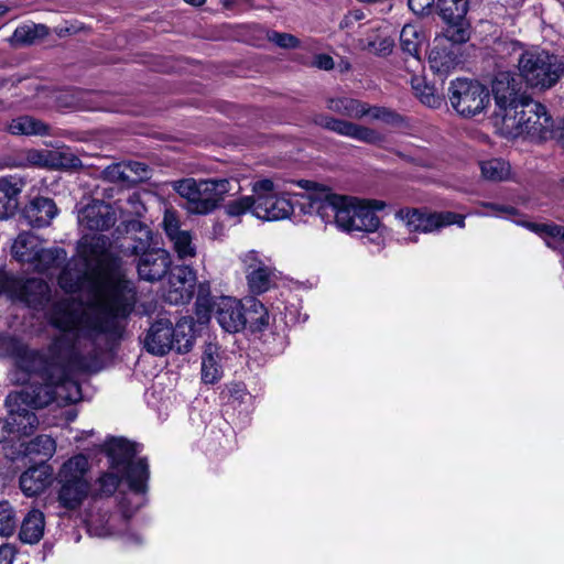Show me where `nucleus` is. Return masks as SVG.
<instances>
[{"mask_svg":"<svg viewBox=\"0 0 564 564\" xmlns=\"http://www.w3.org/2000/svg\"><path fill=\"white\" fill-rule=\"evenodd\" d=\"M267 39L274 45L286 50L296 48L301 43L300 40L293 34L276 31H269L267 33Z\"/></svg>","mask_w":564,"mask_h":564,"instance_id":"obj_46","label":"nucleus"},{"mask_svg":"<svg viewBox=\"0 0 564 564\" xmlns=\"http://www.w3.org/2000/svg\"><path fill=\"white\" fill-rule=\"evenodd\" d=\"M52 479V468L45 462L30 467L20 476V488L28 497L41 494Z\"/></svg>","mask_w":564,"mask_h":564,"instance_id":"obj_22","label":"nucleus"},{"mask_svg":"<svg viewBox=\"0 0 564 564\" xmlns=\"http://www.w3.org/2000/svg\"><path fill=\"white\" fill-rule=\"evenodd\" d=\"M235 180L228 178H185L175 184L176 192L186 200L185 208L191 214L207 215L214 212L234 189Z\"/></svg>","mask_w":564,"mask_h":564,"instance_id":"obj_7","label":"nucleus"},{"mask_svg":"<svg viewBox=\"0 0 564 564\" xmlns=\"http://www.w3.org/2000/svg\"><path fill=\"white\" fill-rule=\"evenodd\" d=\"M397 217L412 232H432L453 224L458 225L460 228L465 226V217L452 212L427 214L419 209H401L397 213Z\"/></svg>","mask_w":564,"mask_h":564,"instance_id":"obj_13","label":"nucleus"},{"mask_svg":"<svg viewBox=\"0 0 564 564\" xmlns=\"http://www.w3.org/2000/svg\"><path fill=\"white\" fill-rule=\"evenodd\" d=\"M560 73H495L490 79V93L495 101L496 123L531 99L555 86Z\"/></svg>","mask_w":564,"mask_h":564,"instance_id":"obj_4","label":"nucleus"},{"mask_svg":"<svg viewBox=\"0 0 564 564\" xmlns=\"http://www.w3.org/2000/svg\"><path fill=\"white\" fill-rule=\"evenodd\" d=\"M48 34V29L44 24L25 23L19 25L10 37V43L18 46H26L36 43Z\"/></svg>","mask_w":564,"mask_h":564,"instance_id":"obj_32","label":"nucleus"},{"mask_svg":"<svg viewBox=\"0 0 564 564\" xmlns=\"http://www.w3.org/2000/svg\"><path fill=\"white\" fill-rule=\"evenodd\" d=\"M481 207L484 210L476 212L477 215L480 216H495L507 219H512L514 223L520 224L514 217L518 215V212L514 207L497 204V203H482ZM521 225L528 227L531 231L536 232L541 237L545 239V242L549 247L555 248L552 240H564V228L558 225H547V224H533V223H521Z\"/></svg>","mask_w":564,"mask_h":564,"instance_id":"obj_15","label":"nucleus"},{"mask_svg":"<svg viewBox=\"0 0 564 564\" xmlns=\"http://www.w3.org/2000/svg\"><path fill=\"white\" fill-rule=\"evenodd\" d=\"M496 124L507 138L524 137L532 141H545L555 137L554 121L545 106L532 99Z\"/></svg>","mask_w":564,"mask_h":564,"instance_id":"obj_6","label":"nucleus"},{"mask_svg":"<svg viewBox=\"0 0 564 564\" xmlns=\"http://www.w3.org/2000/svg\"><path fill=\"white\" fill-rule=\"evenodd\" d=\"M134 541H135L137 543H139V542H141V538H140L139 535H135V536H134Z\"/></svg>","mask_w":564,"mask_h":564,"instance_id":"obj_64","label":"nucleus"},{"mask_svg":"<svg viewBox=\"0 0 564 564\" xmlns=\"http://www.w3.org/2000/svg\"><path fill=\"white\" fill-rule=\"evenodd\" d=\"M78 224L87 231H105L117 221L116 209L102 200H91L78 210Z\"/></svg>","mask_w":564,"mask_h":564,"instance_id":"obj_17","label":"nucleus"},{"mask_svg":"<svg viewBox=\"0 0 564 564\" xmlns=\"http://www.w3.org/2000/svg\"><path fill=\"white\" fill-rule=\"evenodd\" d=\"M231 3H232V1H231V0H224V6H225L226 8H230Z\"/></svg>","mask_w":564,"mask_h":564,"instance_id":"obj_63","label":"nucleus"},{"mask_svg":"<svg viewBox=\"0 0 564 564\" xmlns=\"http://www.w3.org/2000/svg\"><path fill=\"white\" fill-rule=\"evenodd\" d=\"M25 291V302L29 304L35 302H42V300L46 296L48 288L47 284L36 280L31 279L24 285Z\"/></svg>","mask_w":564,"mask_h":564,"instance_id":"obj_45","label":"nucleus"},{"mask_svg":"<svg viewBox=\"0 0 564 564\" xmlns=\"http://www.w3.org/2000/svg\"><path fill=\"white\" fill-rule=\"evenodd\" d=\"M127 171L128 169L124 165V162H120L107 166L101 174L106 181L126 183V178H129Z\"/></svg>","mask_w":564,"mask_h":564,"instance_id":"obj_49","label":"nucleus"},{"mask_svg":"<svg viewBox=\"0 0 564 564\" xmlns=\"http://www.w3.org/2000/svg\"><path fill=\"white\" fill-rule=\"evenodd\" d=\"M196 274L187 265H178L171 270L163 296L166 302L173 305L189 302L194 294Z\"/></svg>","mask_w":564,"mask_h":564,"instance_id":"obj_16","label":"nucleus"},{"mask_svg":"<svg viewBox=\"0 0 564 564\" xmlns=\"http://www.w3.org/2000/svg\"><path fill=\"white\" fill-rule=\"evenodd\" d=\"M445 23L447 26L444 31V34L440 36L442 40H446L449 43H453L454 46L464 44L469 41L470 25L466 19Z\"/></svg>","mask_w":564,"mask_h":564,"instance_id":"obj_39","label":"nucleus"},{"mask_svg":"<svg viewBox=\"0 0 564 564\" xmlns=\"http://www.w3.org/2000/svg\"><path fill=\"white\" fill-rule=\"evenodd\" d=\"M7 131L12 135H48L50 127L34 117L21 116L8 123Z\"/></svg>","mask_w":564,"mask_h":564,"instance_id":"obj_31","label":"nucleus"},{"mask_svg":"<svg viewBox=\"0 0 564 564\" xmlns=\"http://www.w3.org/2000/svg\"><path fill=\"white\" fill-rule=\"evenodd\" d=\"M448 100L454 111L464 119L485 115L490 105L486 85L477 79L457 77L449 83Z\"/></svg>","mask_w":564,"mask_h":564,"instance_id":"obj_10","label":"nucleus"},{"mask_svg":"<svg viewBox=\"0 0 564 564\" xmlns=\"http://www.w3.org/2000/svg\"><path fill=\"white\" fill-rule=\"evenodd\" d=\"M67 258V253L62 248L44 249L42 246L39 253L34 258L32 264L33 269L39 272H47L52 269L59 268Z\"/></svg>","mask_w":564,"mask_h":564,"instance_id":"obj_33","label":"nucleus"},{"mask_svg":"<svg viewBox=\"0 0 564 564\" xmlns=\"http://www.w3.org/2000/svg\"><path fill=\"white\" fill-rule=\"evenodd\" d=\"M124 165L128 169L127 175H129V178H126L127 184H137L149 177V169L147 164L129 161L124 162Z\"/></svg>","mask_w":564,"mask_h":564,"instance_id":"obj_47","label":"nucleus"},{"mask_svg":"<svg viewBox=\"0 0 564 564\" xmlns=\"http://www.w3.org/2000/svg\"><path fill=\"white\" fill-rule=\"evenodd\" d=\"M74 159L59 150L30 149L23 154V166L66 169L73 165Z\"/></svg>","mask_w":564,"mask_h":564,"instance_id":"obj_21","label":"nucleus"},{"mask_svg":"<svg viewBox=\"0 0 564 564\" xmlns=\"http://www.w3.org/2000/svg\"><path fill=\"white\" fill-rule=\"evenodd\" d=\"M440 15L445 22L459 21L466 19L468 11L467 0H437Z\"/></svg>","mask_w":564,"mask_h":564,"instance_id":"obj_37","label":"nucleus"},{"mask_svg":"<svg viewBox=\"0 0 564 564\" xmlns=\"http://www.w3.org/2000/svg\"><path fill=\"white\" fill-rule=\"evenodd\" d=\"M152 234L147 227L141 228L140 237L127 246L124 254L135 256L137 271L140 279L148 282L160 281L171 269L172 257L163 248H151Z\"/></svg>","mask_w":564,"mask_h":564,"instance_id":"obj_9","label":"nucleus"},{"mask_svg":"<svg viewBox=\"0 0 564 564\" xmlns=\"http://www.w3.org/2000/svg\"><path fill=\"white\" fill-rule=\"evenodd\" d=\"M14 558V549L9 544L0 546V564H12Z\"/></svg>","mask_w":564,"mask_h":564,"instance_id":"obj_54","label":"nucleus"},{"mask_svg":"<svg viewBox=\"0 0 564 564\" xmlns=\"http://www.w3.org/2000/svg\"><path fill=\"white\" fill-rule=\"evenodd\" d=\"M381 45H382V51H388L390 50L392 43L390 40L388 39H384L382 42H381Z\"/></svg>","mask_w":564,"mask_h":564,"instance_id":"obj_58","label":"nucleus"},{"mask_svg":"<svg viewBox=\"0 0 564 564\" xmlns=\"http://www.w3.org/2000/svg\"><path fill=\"white\" fill-rule=\"evenodd\" d=\"M362 102L352 98H329L327 100V108L332 111L341 113L351 118L365 117Z\"/></svg>","mask_w":564,"mask_h":564,"instance_id":"obj_38","label":"nucleus"},{"mask_svg":"<svg viewBox=\"0 0 564 564\" xmlns=\"http://www.w3.org/2000/svg\"><path fill=\"white\" fill-rule=\"evenodd\" d=\"M56 214L55 203L45 197L34 198L24 209L28 224L39 228L48 226Z\"/></svg>","mask_w":564,"mask_h":564,"instance_id":"obj_25","label":"nucleus"},{"mask_svg":"<svg viewBox=\"0 0 564 564\" xmlns=\"http://www.w3.org/2000/svg\"><path fill=\"white\" fill-rule=\"evenodd\" d=\"M24 186L22 180H15L13 177L0 178V205L6 207L7 217H9L18 205V197L21 194Z\"/></svg>","mask_w":564,"mask_h":564,"instance_id":"obj_34","label":"nucleus"},{"mask_svg":"<svg viewBox=\"0 0 564 564\" xmlns=\"http://www.w3.org/2000/svg\"><path fill=\"white\" fill-rule=\"evenodd\" d=\"M553 139H557L564 145V119L561 126L555 129V137H553Z\"/></svg>","mask_w":564,"mask_h":564,"instance_id":"obj_56","label":"nucleus"},{"mask_svg":"<svg viewBox=\"0 0 564 564\" xmlns=\"http://www.w3.org/2000/svg\"><path fill=\"white\" fill-rule=\"evenodd\" d=\"M10 435L9 425L7 421L0 419V443L3 442Z\"/></svg>","mask_w":564,"mask_h":564,"instance_id":"obj_55","label":"nucleus"},{"mask_svg":"<svg viewBox=\"0 0 564 564\" xmlns=\"http://www.w3.org/2000/svg\"><path fill=\"white\" fill-rule=\"evenodd\" d=\"M143 344L147 351L155 356H164L172 349L188 352L194 345L192 325L182 321L174 327L171 321L161 318L150 326Z\"/></svg>","mask_w":564,"mask_h":564,"instance_id":"obj_8","label":"nucleus"},{"mask_svg":"<svg viewBox=\"0 0 564 564\" xmlns=\"http://www.w3.org/2000/svg\"><path fill=\"white\" fill-rule=\"evenodd\" d=\"M518 68V70H564V64L546 50L532 46L520 54Z\"/></svg>","mask_w":564,"mask_h":564,"instance_id":"obj_20","label":"nucleus"},{"mask_svg":"<svg viewBox=\"0 0 564 564\" xmlns=\"http://www.w3.org/2000/svg\"><path fill=\"white\" fill-rule=\"evenodd\" d=\"M90 463L86 455L77 454L65 460L59 467L57 482H90Z\"/></svg>","mask_w":564,"mask_h":564,"instance_id":"obj_24","label":"nucleus"},{"mask_svg":"<svg viewBox=\"0 0 564 564\" xmlns=\"http://www.w3.org/2000/svg\"><path fill=\"white\" fill-rule=\"evenodd\" d=\"M9 11V7L4 6L3 3H0V17L6 14Z\"/></svg>","mask_w":564,"mask_h":564,"instance_id":"obj_60","label":"nucleus"},{"mask_svg":"<svg viewBox=\"0 0 564 564\" xmlns=\"http://www.w3.org/2000/svg\"><path fill=\"white\" fill-rule=\"evenodd\" d=\"M184 1L194 7H200L206 2V0H184Z\"/></svg>","mask_w":564,"mask_h":564,"instance_id":"obj_57","label":"nucleus"},{"mask_svg":"<svg viewBox=\"0 0 564 564\" xmlns=\"http://www.w3.org/2000/svg\"><path fill=\"white\" fill-rule=\"evenodd\" d=\"M459 47L446 40L436 37L429 52V63L432 70H448L459 63Z\"/></svg>","mask_w":564,"mask_h":564,"instance_id":"obj_23","label":"nucleus"},{"mask_svg":"<svg viewBox=\"0 0 564 564\" xmlns=\"http://www.w3.org/2000/svg\"><path fill=\"white\" fill-rule=\"evenodd\" d=\"M365 111V116H369L372 119L381 120L387 123L397 122L400 117L384 107H370L369 105L362 102V107Z\"/></svg>","mask_w":564,"mask_h":564,"instance_id":"obj_48","label":"nucleus"},{"mask_svg":"<svg viewBox=\"0 0 564 564\" xmlns=\"http://www.w3.org/2000/svg\"><path fill=\"white\" fill-rule=\"evenodd\" d=\"M481 176L491 182L507 181L511 174L510 164L502 159H489L479 163Z\"/></svg>","mask_w":564,"mask_h":564,"instance_id":"obj_36","label":"nucleus"},{"mask_svg":"<svg viewBox=\"0 0 564 564\" xmlns=\"http://www.w3.org/2000/svg\"><path fill=\"white\" fill-rule=\"evenodd\" d=\"M44 530L45 517L43 512L37 509H32L21 522L19 539L25 544H36L42 540Z\"/></svg>","mask_w":564,"mask_h":564,"instance_id":"obj_27","label":"nucleus"},{"mask_svg":"<svg viewBox=\"0 0 564 564\" xmlns=\"http://www.w3.org/2000/svg\"><path fill=\"white\" fill-rule=\"evenodd\" d=\"M118 520L115 516H109L104 523L102 517L91 516L87 520V527L90 534L105 538L120 533V530L115 527V522Z\"/></svg>","mask_w":564,"mask_h":564,"instance_id":"obj_42","label":"nucleus"},{"mask_svg":"<svg viewBox=\"0 0 564 564\" xmlns=\"http://www.w3.org/2000/svg\"><path fill=\"white\" fill-rule=\"evenodd\" d=\"M311 66L323 70H332L335 66V63L330 55L317 54L314 56Z\"/></svg>","mask_w":564,"mask_h":564,"instance_id":"obj_51","label":"nucleus"},{"mask_svg":"<svg viewBox=\"0 0 564 564\" xmlns=\"http://www.w3.org/2000/svg\"><path fill=\"white\" fill-rule=\"evenodd\" d=\"M315 122L340 135H345L357 141L376 144L382 141V137L373 129L356 124L349 121L335 119L327 116H319Z\"/></svg>","mask_w":564,"mask_h":564,"instance_id":"obj_19","label":"nucleus"},{"mask_svg":"<svg viewBox=\"0 0 564 564\" xmlns=\"http://www.w3.org/2000/svg\"><path fill=\"white\" fill-rule=\"evenodd\" d=\"M220 348L216 343H207L202 356V380L213 384L223 376L220 364Z\"/></svg>","mask_w":564,"mask_h":564,"instance_id":"obj_28","label":"nucleus"},{"mask_svg":"<svg viewBox=\"0 0 564 564\" xmlns=\"http://www.w3.org/2000/svg\"><path fill=\"white\" fill-rule=\"evenodd\" d=\"M433 3L434 0H408L409 8L413 13L417 15L427 13L431 10Z\"/></svg>","mask_w":564,"mask_h":564,"instance_id":"obj_52","label":"nucleus"},{"mask_svg":"<svg viewBox=\"0 0 564 564\" xmlns=\"http://www.w3.org/2000/svg\"><path fill=\"white\" fill-rule=\"evenodd\" d=\"M58 503L67 510H76L88 498L91 482H58Z\"/></svg>","mask_w":564,"mask_h":564,"instance_id":"obj_26","label":"nucleus"},{"mask_svg":"<svg viewBox=\"0 0 564 564\" xmlns=\"http://www.w3.org/2000/svg\"><path fill=\"white\" fill-rule=\"evenodd\" d=\"M137 446L124 438H113L108 443L109 470L96 480L97 495H113L121 480L138 496L147 491L149 465L145 458H137Z\"/></svg>","mask_w":564,"mask_h":564,"instance_id":"obj_5","label":"nucleus"},{"mask_svg":"<svg viewBox=\"0 0 564 564\" xmlns=\"http://www.w3.org/2000/svg\"><path fill=\"white\" fill-rule=\"evenodd\" d=\"M78 256L58 275L59 286L69 295L50 313L61 337L46 350H36L0 335V358L13 360L8 373L11 383L44 380L59 369L90 370L98 358L97 339L121 334L135 303L133 283L124 278L104 236L85 235Z\"/></svg>","mask_w":564,"mask_h":564,"instance_id":"obj_1","label":"nucleus"},{"mask_svg":"<svg viewBox=\"0 0 564 564\" xmlns=\"http://www.w3.org/2000/svg\"><path fill=\"white\" fill-rule=\"evenodd\" d=\"M79 369H59L44 380H32L21 384L20 391L11 392L6 398L8 409L7 424L10 434L30 435L39 421L30 409L47 406L53 401L73 403L80 399V388L74 379Z\"/></svg>","mask_w":564,"mask_h":564,"instance_id":"obj_2","label":"nucleus"},{"mask_svg":"<svg viewBox=\"0 0 564 564\" xmlns=\"http://www.w3.org/2000/svg\"><path fill=\"white\" fill-rule=\"evenodd\" d=\"M256 195L253 216L262 220H281L289 218L294 210V203L284 195H278L272 180L263 178L252 184Z\"/></svg>","mask_w":564,"mask_h":564,"instance_id":"obj_12","label":"nucleus"},{"mask_svg":"<svg viewBox=\"0 0 564 564\" xmlns=\"http://www.w3.org/2000/svg\"><path fill=\"white\" fill-rule=\"evenodd\" d=\"M122 508H123V518H124L123 521L126 522V520L131 517V513H128V510L126 509L124 506H122Z\"/></svg>","mask_w":564,"mask_h":564,"instance_id":"obj_62","label":"nucleus"},{"mask_svg":"<svg viewBox=\"0 0 564 564\" xmlns=\"http://www.w3.org/2000/svg\"><path fill=\"white\" fill-rule=\"evenodd\" d=\"M424 41L425 35L420 26L415 24H405L402 28L400 33V45L404 53L419 59L420 47Z\"/></svg>","mask_w":564,"mask_h":564,"instance_id":"obj_35","label":"nucleus"},{"mask_svg":"<svg viewBox=\"0 0 564 564\" xmlns=\"http://www.w3.org/2000/svg\"><path fill=\"white\" fill-rule=\"evenodd\" d=\"M249 291L262 294L275 284V271L257 251L250 250L241 257Z\"/></svg>","mask_w":564,"mask_h":564,"instance_id":"obj_14","label":"nucleus"},{"mask_svg":"<svg viewBox=\"0 0 564 564\" xmlns=\"http://www.w3.org/2000/svg\"><path fill=\"white\" fill-rule=\"evenodd\" d=\"M25 452L29 455H37L43 460H47L56 452V442L48 435H39L28 443Z\"/></svg>","mask_w":564,"mask_h":564,"instance_id":"obj_40","label":"nucleus"},{"mask_svg":"<svg viewBox=\"0 0 564 564\" xmlns=\"http://www.w3.org/2000/svg\"><path fill=\"white\" fill-rule=\"evenodd\" d=\"M127 204L130 206L129 213H131V214H135V215L140 216L145 210V207L141 202V196L139 193H132L128 197Z\"/></svg>","mask_w":564,"mask_h":564,"instance_id":"obj_53","label":"nucleus"},{"mask_svg":"<svg viewBox=\"0 0 564 564\" xmlns=\"http://www.w3.org/2000/svg\"><path fill=\"white\" fill-rule=\"evenodd\" d=\"M162 225L169 238L183 231L180 227L178 217L172 209H165Z\"/></svg>","mask_w":564,"mask_h":564,"instance_id":"obj_50","label":"nucleus"},{"mask_svg":"<svg viewBox=\"0 0 564 564\" xmlns=\"http://www.w3.org/2000/svg\"><path fill=\"white\" fill-rule=\"evenodd\" d=\"M169 239L173 243V248L180 259L184 260L196 254V248L189 231L183 230Z\"/></svg>","mask_w":564,"mask_h":564,"instance_id":"obj_43","label":"nucleus"},{"mask_svg":"<svg viewBox=\"0 0 564 564\" xmlns=\"http://www.w3.org/2000/svg\"><path fill=\"white\" fill-rule=\"evenodd\" d=\"M256 204L257 200L254 194L250 196H241L225 205V214L230 218L239 220L247 213H251V215H253Z\"/></svg>","mask_w":564,"mask_h":564,"instance_id":"obj_41","label":"nucleus"},{"mask_svg":"<svg viewBox=\"0 0 564 564\" xmlns=\"http://www.w3.org/2000/svg\"><path fill=\"white\" fill-rule=\"evenodd\" d=\"M42 246L39 237L31 232H22L12 245V256L22 263H30L39 253Z\"/></svg>","mask_w":564,"mask_h":564,"instance_id":"obj_30","label":"nucleus"},{"mask_svg":"<svg viewBox=\"0 0 564 564\" xmlns=\"http://www.w3.org/2000/svg\"><path fill=\"white\" fill-rule=\"evenodd\" d=\"M17 529L15 511L8 501L0 502V535L11 536Z\"/></svg>","mask_w":564,"mask_h":564,"instance_id":"obj_44","label":"nucleus"},{"mask_svg":"<svg viewBox=\"0 0 564 564\" xmlns=\"http://www.w3.org/2000/svg\"><path fill=\"white\" fill-rule=\"evenodd\" d=\"M241 301L231 296L215 300L199 294L196 300V314L199 321H207L213 312L220 327L228 333H238L246 326Z\"/></svg>","mask_w":564,"mask_h":564,"instance_id":"obj_11","label":"nucleus"},{"mask_svg":"<svg viewBox=\"0 0 564 564\" xmlns=\"http://www.w3.org/2000/svg\"><path fill=\"white\" fill-rule=\"evenodd\" d=\"M7 218V209L2 205H0V219Z\"/></svg>","mask_w":564,"mask_h":564,"instance_id":"obj_61","label":"nucleus"},{"mask_svg":"<svg viewBox=\"0 0 564 564\" xmlns=\"http://www.w3.org/2000/svg\"><path fill=\"white\" fill-rule=\"evenodd\" d=\"M186 66L182 65V62H178L177 65L170 66V70H183Z\"/></svg>","mask_w":564,"mask_h":564,"instance_id":"obj_59","label":"nucleus"},{"mask_svg":"<svg viewBox=\"0 0 564 564\" xmlns=\"http://www.w3.org/2000/svg\"><path fill=\"white\" fill-rule=\"evenodd\" d=\"M297 185L306 193L300 197L301 209L305 214H315L324 223L335 221L344 231L375 232L380 227L376 212L382 210V200L360 199L334 194L328 187L308 180H301Z\"/></svg>","mask_w":564,"mask_h":564,"instance_id":"obj_3","label":"nucleus"},{"mask_svg":"<svg viewBox=\"0 0 564 564\" xmlns=\"http://www.w3.org/2000/svg\"><path fill=\"white\" fill-rule=\"evenodd\" d=\"M243 314L246 325H249L252 332H261L270 324V315L265 306L256 297H247L245 300Z\"/></svg>","mask_w":564,"mask_h":564,"instance_id":"obj_29","label":"nucleus"},{"mask_svg":"<svg viewBox=\"0 0 564 564\" xmlns=\"http://www.w3.org/2000/svg\"><path fill=\"white\" fill-rule=\"evenodd\" d=\"M444 73H414L411 86L419 100L431 108H438L443 100Z\"/></svg>","mask_w":564,"mask_h":564,"instance_id":"obj_18","label":"nucleus"}]
</instances>
